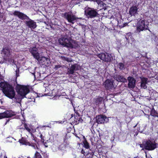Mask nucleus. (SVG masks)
Instances as JSON below:
<instances>
[{"label": "nucleus", "mask_w": 158, "mask_h": 158, "mask_svg": "<svg viewBox=\"0 0 158 158\" xmlns=\"http://www.w3.org/2000/svg\"><path fill=\"white\" fill-rule=\"evenodd\" d=\"M59 42L60 44L68 48H75L78 46L77 42L66 36L60 38Z\"/></svg>", "instance_id": "nucleus-1"}, {"label": "nucleus", "mask_w": 158, "mask_h": 158, "mask_svg": "<svg viewBox=\"0 0 158 158\" xmlns=\"http://www.w3.org/2000/svg\"><path fill=\"white\" fill-rule=\"evenodd\" d=\"M19 142L20 143L22 144L31 146L35 149H39V146L38 142L34 137L32 140L30 142H28L27 140L23 138L19 140Z\"/></svg>", "instance_id": "nucleus-2"}, {"label": "nucleus", "mask_w": 158, "mask_h": 158, "mask_svg": "<svg viewBox=\"0 0 158 158\" xmlns=\"http://www.w3.org/2000/svg\"><path fill=\"white\" fill-rule=\"evenodd\" d=\"M16 89L18 94L23 97H25L29 92V88L27 86L17 84Z\"/></svg>", "instance_id": "nucleus-3"}, {"label": "nucleus", "mask_w": 158, "mask_h": 158, "mask_svg": "<svg viewBox=\"0 0 158 158\" xmlns=\"http://www.w3.org/2000/svg\"><path fill=\"white\" fill-rule=\"evenodd\" d=\"M147 23L144 20L140 19L137 23L136 30L137 32H139L141 31L147 29L148 24H147Z\"/></svg>", "instance_id": "nucleus-4"}, {"label": "nucleus", "mask_w": 158, "mask_h": 158, "mask_svg": "<svg viewBox=\"0 0 158 158\" xmlns=\"http://www.w3.org/2000/svg\"><path fill=\"white\" fill-rule=\"evenodd\" d=\"M3 92L6 96L10 98H13L15 95V91L11 85H9L7 88L3 89Z\"/></svg>", "instance_id": "nucleus-5"}, {"label": "nucleus", "mask_w": 158, "mask_h": 158, "mask_svg": "<svg viewBox=\"0 0 158 158\" xmlns=\"http://www.w3.org/2000/svg\"><path fill=\"white\" fill-rule=\"evenodd\" d=\"M85 14L88 17L93 18L97 16L98 13L94 9L88 8L85 10Z\"/></svg>", "instance_id": "nucleus-6"}, {"label": "nucleus", "mask_w": 158, "mask_h": 158, "mask_svg": "<svg viewBox=\"0 0 158 158\" xmlns=\"http://www.w3.org/2000/svg\"><path fill=\"white\" fill-rule=\"evenodd\" d=\"M38 49V48L36 47H31L29 49V52L31 54L34 58L38 61H39L40 59Z\"/></svg>", "instance_id": "nucleus-7"}, {"label": "nucleus", "mask_w": 158, "mask_h": 158, "mask_svg": "<svg viewBox=\"0 0 158 158\" xmlns=\"http://www.w3.org/2000/svg\"><path fill=\"white\" fill-rule=\"evenodd\" d=\"M98 56L101 60L106 62L110 61L112 59L111 55L107 53L99 54Z\"/></svg>", "instance_id": "nucleus-8"}, {"label": "nucleus", "mask_w": 158, "mask_h": 158, "mask_svg": "<svg viewBox=\"0 0 158 158\" xmlns=\"http://www.w3.org/2000/svg\"><path fill=\"white\" fill-rule=\"evenodd\" d=\"M10 50L7 47H5L3 48L2 51V54L4 59L6 60L9 61V57L10 55Z\"/></svg>", "instance_id": "nucleus-9"}, {"label": "nucleus", "mask_w": 158, "mask_h": 158, "mask_svg": "<svg viewBox=\"0 0 158 158\" xmlns=\"http://www.w3.org/2000/svg\"><path fill=\"white\" fill-rule=\"evenodd\" d=\"M144 148L148 150H153L156 148V144L150 140L146 141L144 145Z\"/></svg>", "instance_id": "nucleus-10"}, {"label": "nucleus", "mask_w": 158, "mask_h": 158, "mask_svg": "<svg viewBox=\"0 0 158 158\" xmlns=\"http://www.w3.org/2000/svg\"><path fill=\"white\" fill-rule=\"evenodd\" d=\"M12 15L15 16H18L19 19H29L27 15L19 11H14L11 14V15Z\"/></svg>", "instance_id": "nucleus-11"}, {"label": "nucleus", "mask_w": 158, "mask_h": 158, "mask_svg": "<svg viewBox=\"0 0 158 158\" xmlns=\"http://www.w3.org/2000/svg\"><path fill=\"white\" fill-rule=\"evenodd\" d=\"M64 17L69 22L73 23V21L76 20V17L73 15L69 13H65Z\"/></svg>", "instance_id": "nucleus-12"}, {"label": "nucleus", "mask_w": 158, "mask_h": 158, "mask_svg": "<svg viewBox=\"0 0 158 158\" xmlns=\"http://www.w3.org/2000/svg\"><path fill=\"white\" fill-rule=\"evenodd\" d=\"M14 115V114L10 111H6L3 113H0V119L3 118H10Z\"/></svg>", "instance_id": "nucleus-13"}, {"label": "nucleus", "mask_w": 158, "mask_h": 158, "mask_svg": "<svg viewBox=\"0 0 158 158\" xmlns=\"http://www.w3.org/2000/svg\"><path fill=\"white\" fill-rule=\"evenodd\" d=\"M128 87L130 88H134L135 85L136 80L133 77H128Z\"/></svg>", "instance_id": "nucleus-14"}, {"label": "nucleus", "mask_w": 158, "mask_h": 158, "mask_svg": "<svg viewBox=\"0 0 158 158\" xmlns=\"http://www.w3.org/2000/svg\"><path fill=\"white\" fill-rule=\"evenodd\" d=\"M107 117L105 116L101 115L97 117V122L98 123H102L105 121L106 122Z\"/></svg>", "instance_id": "nucleus-15"}, {"label": "nucleus", "mask_w": 158, "mask_h": 158, "mask_svg": "<svg viewBox=\"0 0 158 158\" xmlns=\"http://www.w3.org/2000/svg\"><path fill=\"white\" fill-rule=\"evenodd\" d=\"M137 7L136 6H133L129 9V13L131 16H135L138 14Z\"/></svg>", "instance_id": "nucleus-16"}, {"label": "nucleus", "mask_w": 158, "mask_h": 158, "mask_svg": "<svg viewBox=\"0 0 158 158\" xmlns=\"http://www.w3.org/2000/svg\"><path fill=\"white\" fill-rule=\"evenodd\" d=\"M26 24L31 29H34L36 27V23L31 19L29 21H26Z\"/></svg>", "instance_id": "nucleus-17"}, {"label": "nucleus", "mask_w": 158, "mask_h": 158, "mask_svg": "<svg viewBox=\"0 0 158 158\" xmlns=\"http://www.w3.org/2000/svg\"><path fill=\"white\" fill-rule=\"evenodd\" d=\"M43 64L49 65L50 63V61L49 59L45 57H40L39 60Z\"/></svg>", "instance_id": "nucleus-18"}, {"label": "nucleus", "mask_w": 158, "mask_h": 158, "mask_svg": "<svg viewBox=\"0 0 158 158\" xmlns=\"http://www.w3.org/2000/svg\"><path fill=\"white\" fill-rule=\"evenodd\" d=\"M105 87L108 89H110L113 87V82L111 80H107L104 83Z\"/></svg>", "instance_id": "nucleus-19"}, {"label": "nucleus", "mask_w": 158, "mask_h": 158, "mask_svg": "<svg viewBox=\"0 0 158 158\" xmlns=\"http://www.w3.org/2000/svg\"><path fill=\"white\" fill-rule=\"evenodd\" d=\"M141 87L145 89L147 88L146 84L147 83L148 79L144 77L141 78Z\"/></svg>", "instance_id": "nucleus-20"}, {"label": "nucleus", "mask_w": 158, "mask_h": 158, "mask_svg": "<svg viewBox=\"0 0 158 158\" xmlns=\"http://www.w3.org/2000/svg\"><path fill=\"white\" fill-rule=\"evenodd\" d=\"M116 80L118 81L123 82H127V80L124 78L123 76L118 75L116 77Z\"/></svg>", "instance_id": "nucleus-21"}, {"label": "nucleus", "mask_w": 158, "mask_h": 158, "mask_svg": "<svg viewBox=\"0 0 158 158\" xmlns=\"http://www.w3.org/2000/svg\"><path fill=\"white\" fill-rule=\"evenodd\" d=\"M9 85H10L7 84L5 82H2L0 83V87L3 89H2V91L3 89L7 88Z\"/></svg>", "instance_id": "nucleus-22"}, {"label": "nucleus", "mask_w": 158, "mask_h": 158, "mask_svg": "<svg viewBox=\"0 0 158 158\" xmlns=\"http://www.w3.org/2000/svg\"><path fill=\"white\" fill-rule=\"evenodd\" d=\"M76 65H72L70 69L68 71V72L69 74H73L75 70V68L76 67Z\"/></svg>", "instance_id": "nucleus-23"}, {"label": "nucleus", "mask_w": 158, "mask_h": 158, "mask_svg": "<svg viewBox=\"0 0 158 158\" xmlns=\"http://www.w3.org/2000/svg\"><path fill=\"white\" fill-rule=\"evenodd\" d=\"M100 6L102 7V9H103L104 10L106 9V5L104 4L102 2H101L100 3Z\"/></svg>", "instance_id": "nucleus-24"}, {"label": "nucleus", "mask_w": 158, "mask_h": 158, "mask_svg": "<svg viewBox=\"0 0 158 158\" xmlns=\"http://www.w3.org/2000/svg\"><path fill=\"white\" fill-rule=\"evenodd\" d=\"M83 143L84 145V147L86 148H89V146L88 143L86 140H84L83 141Z\"/></svg>", "instance_id": "nucleus-25"}, {"label": "nucleus", "mask_w": 158, "mask_h": 158, "mask_svg": "<svg viewBox=\"0 0 158 158\" xmlns=\"http://www.w3.org/2000/svg\"><path fill=\"white\" fill-rule=\"evenodd\" d=\"M0 157L1 158H7L5 152L1 153Z\"/></svg>", "instance_id": "nucleus-26"}, {"label": "nucleus", "mask_w": 158, "mask_h": 158, "mask_svg": "<svg viewBox=\"0 0 158 158\" xmlns=\"http://www.w3.org/2000/svg\"><path fill=\"white\" fill-rule=\"evenodd\" d=\"M124 66L123 64L122 63H119L118 65V67L120 69H122L124 68Z\"/></svg>", "instance_id": "nucleus-27"}, {"label": "nucleus", "mask_w": 158, "mask_h": 158, "mask_svg": "<svg viewBox=\"0 0 158 158\" xmlns=\"http://www.w3.org/2000/svg\"><path fill=\"white\" fill-rule=\"evenodd\" d=\"M73 65H76V67L75 68V70H77L79 69L80 68V67L77 64H75Z\"/></svg>", "instance_id": "nucleus-28"}, {"label": "nucleus", "mask_w": 158, "mask_h": 158, "mask_svg": "<svg viewBox=\"0 0 158 158\" xmlns=\"http://www.w3.org/2000/svg\"><path fill=\"white\" fill-rule=\"evenodd\" d=\"M25 128L26 130L29 132H30V129L27 126H25Z\"/></svg>", "instance_id": "nucleus-29"}, {"label": "nucleus", "mask_w": 158, "mask_h": 158, "mask_svg": "<svg viewBox=\"0 0 158 158\" xmlns=\"http://www.w3.org/2000/svg\"><path fill=\"white\" fill-rule=\"evenodd\" d=\"M60 67V66L59 65H56L55 66V68L56 69H57L58 68H59Z\"/></svg>", "instance_id": "nucleus-30"}, {"label": "nucleus", "mask_w": 158, "mask_h": 158, "mask_svg": "<svg viewBox=\"0 0 158 158\" xmlns=\"http://www.w3.org/2000/svg\"><path fill=\"white\" fill-rule=\"evenodd\" d=\"M92 0L93 1H96V2H97V3H98V2L99 1V0Z\"/></svg>", "instance_id": "nucleus-31"}, {"label": "nucleus", "mask_w": 158, "mask_h": 158, "mask_svg": "<svg viewBox=\"0 0 158 158\" xmlns=\"http://www.w3.org/2000/svg\"><path fill=\"white\" fill-rule=\"evenodd\" d=\"M81 152L82 153L84 154V153L85 152L83 150H82V151H81Z\"/></svg>", "instance_id": "nucleus-32"}, {"label": "nucleus", "mask_w": 158, "mask_h": 158, "mask_svg": "<svg viewBox=\"0 0 158 158\" xmlns=\"http://www.w3.org/2000/svg\"><path fill=\"white\" fill-rule=\"evenodd\" d=\"M40 137L41 139H42V135L41 134L40 135Z\"/></svg>", "instance_id": "nucleus-33"}, {"label": "nucleus", "mask_w": 158, "mask_h": 158, "mask_svg": "<svg viewBox=\"0 0 158 158\" xmlns=\"http://www.w3.org/2000/svg\"><path fill=\"white\" fill-rule=\"evenodd\" d=\"M127 25V23H125V24H124L123 27H124L126 26Z\"/></svg>", "instance_id": "nucleus-34"}, {"label": "nucleus", "mask_w": 158, "mask_h": 158, "mask_svg": "<svg viewBox=\"0 0 158 158\" xmlns=\"http://www.w3.org/2000/svg\"><path fill=\"white\" fill-rule=\"evenodd\" d=\"M31 135L32 136L33 135V134H31Z\"/></svg>", "instance_id": "nucleus-35"}, {"label": "nucleus", "mask_w": 158, "mask_h": 158, "mask_svg": "<svg viewBox=\"0 0 158 158\" xmlns=\"http://www.w3.org/2000/svg\"><path fill=\"white\" fill-rule=\"evenodd\" d=\"M32 73L33 74H34V73Z\"/></svg>", "instance_id": "nucleus-36"}]
</instances>
